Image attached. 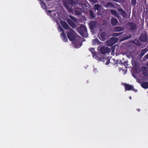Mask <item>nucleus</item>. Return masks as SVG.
Returning a JSON list of instances; mask_svg holds the SVG:
<instances>
[{
	"instance_id": "nucleus-20",
	"label": "nucleus",
	"mask_w": 148,
	"mask_h": 148,
	"mask_svg": "<svg viewBox=\"0 0 148 148\" xmlns=\"http://www.w3.org/2000/svg\"><path fill=\"white\" fill-rule=\"evenodd\" d=\"M142 87L145 88H148V82H143L141 84Z\"/></svg>"
},
{
	"instance_id": "nucleus-23",
	"label": "nucleus",
	"mask_w": 148,
	"mask_h": 148,
	"mask_svg": "<svg viewBox=\"0 0 148 148\" xmlns=\"http://www.w3.org/2000/svg\"><path fill=\"white\" fill-rule=\"evenodd\" d=\"M101 6L98 4H95L94 6V9L95 10H98L101 8Z\"/></svg>"
},
{
	"instance_id": "nucleus-33",
	"label": "nucleus",
	"mask_w": 148,
	"mask_h": 148,
	"mask_svg": "<svg viewBox=\"0 0 148 148\" xmlns=\"http://www.w3.org/2000/svg\"><path fill=\"white\" fill-rule=\"evenodd\" d=\"M93 42L94 43H98V40L96 39H95L93 40Z\"/></svg>"
},
{
	"instance_id": "nucleus-28",
	"label": "nucleus",
	"mask_w": 148,
	"mask_h": 148,
	"mask_svg": "<svg viewBox=\"0 0 148 148\" xmlns=\"http://www.w3.org/2000/svg\"><path fill=\"white\" fill-rule=\"evenodd\" d=\"M114 6V5L111 3L109 2L106 5V7L107 8L109 7H113Z\"/></svg>"
},
{
	"instance_id": "nucleus-8",
	"label": "nucleus",
	"mask_w": 148,
	"mask_h": 148,
	"mask_svg": "<svg viewBox=\"0 0 148 148\" xmlns=\"http://www.w3.org/2000/svg\"><path fill=\"white\" fill-rule=\"evenodd\" d=\"M128 24V27L131 30H135L137 27L136 25L134 23L129 22Z\"/></svg>"
},
{
	"instance_id": "nucleus-18",
	"label": "nucleus",
	"mask_w": 148,
	"mask_h": 148,
	"mask_svg": "<svg viewBox=\"0 0 148 148\" xmlns=\"http://www.w3.org/2000/svg\"><path fill=\"white\" fill-rule=\"evenodd\" d=\"M112 24L113 25H116L118 23L117 20L114 18H112L111 19Z\"/></svg>"
},
{
	"instance_id": "nucleus-5",
	"label": "nucleus",
	"mask_w": 148,
	"mask_h": 148,
	"mask_svg": "<svg viewBox=\"0 0 148 148\" xmlns=\"http://www.w3.org/2000/svg\"><path fill=\"white\" fill-rule=\"evenodd\" d=\"M100 51L102 54H105L110 52V50L109 48L107 47H102L100 49Z\"/></svg>"
},
{
	"instance_id": "nucleus-38",
	"label": "nucleus",
	"mask_w": 148,
	"mask_h": 148,
	"mask_svg": "<svg viewBox=\"0 0 148 148\" xmlns=\"http://www.w3.org/2000/svg\"><path fill=\"white\" fill-rule=\"evenodd\" d=\"M129 98H130V99H131L132 98H131V96H130V97H129Z\"/></svg>"
},
{
	"instance_id": "nucleus-41",
	"label": "nucleus",
	"mask_w": 148,
	"mask_h": 148,
	"mask_svg": "<svg viewBox=\"0 0 148 148\" xmlns=\"http://www.w3.org/2000/svg\"><path fill=\"white\" fill-rule=\"evenodd\" d=\"M71 1H72V0H70Z\"/></svg>"
},
{
	"instance_id": "nucleus-25",
	"label": "nucleus",
	"mask_w": 148,
	"mask_h": 148,
	"mask_svg": "<svg viewBox=\"0 0 148 148\" xmlns=\"http://www.w3.org/2000/svg\"><path fill=\"white\" fill-rule=\"evenodd\" d=\"M89 12L90 13V16L92 18H94L95 17V14L94 12L92 10H89Z\"/></svg>"
},
{
	"instance_id": "nucleus-39",
	"label": "nucleus",
	"mask_w": 148,
	"mask_h": 148,
	"mask_svg": "<svg viewBox=\"0 0 148 148\" xmlns=\"http://www.w3.org/2000/svg\"><path fill=\"white\" fill-rule=\"evenodd\" d=\"M133 76H134V77L135 78H136V77L134 75H133Z\"/></svg>"
},
{
	"instance_id": "nucleus-26",
	"label": "nucleus",
	"mask_w": 148,
	"mask_h": 148,
	"mask_svg": "<svg viewBox=\"0 0 148 148\" xmlns=\"http://www.w3.org/2000/svg\"><path fill=\"white\" fill-rule=\"evenodd\" d=\"M81 45V44L79 42H75L74 47L75 48H79L80 47Z\"/></svg>"
},
{
	"instance_id": "nucleus-17",
	"label": "nucleus",
	"mask_w": 148,
	"mask_h": 148,
	"mask_svg": "<svg viewBox=\"0 0 148 148\" xmlns=\"http://www.w3.org/2000/svg\"><path fill=\"white\" fill-rule=\"evenodd\" d=\"M124 86L125 89L127 90H130L133 89V86L129 84H125Z\"/></svg>"
},
{
	"instance_id": "nucleus-14",
	"label": "nucleus",
	"mask_w": 148,
	"mask_h": 148,
	"mask_svg": "<svg viewBox=\"0 0 148 148\" xmlns=\"http://www.w3.org/2000/svg\"><path fill=\"white\" fill-rule=\"evenodd\" d=\"M141 70L143 74L147 76L148 74V68L146 67H143Z\"/></svg>"
},
{
	"instance_id": "nucleus-44",
	"label": "nucleus",
	"mask_w": 148,
	"mask_h": 148,
	"mask_svg": "<svg viewBox=\"0 0 148 148\" xmlns=\"http://www.w3.org/2000/svg\"><path fill=\"white\" fill-rule=\"evenodd\" d=\"M134 91H135V92H136V90H135Z\"/></svg>"
},
{
	"instance_id": "nucleus-11",
	"label": "nucleus",
	"mask_w": 148,
	"mask_h": 148,
	"mask_svg": "<svg viewBox=\"0 0 148 148\" xmlns=\"http://www.w3.org/2000/svg\"><path fill=\"white\" fill-rule=\"evenodd\" d=\"M59 29L60 32H63L61 34V36L62 37V38L63 39L64 41H66V40H67V39L66 38L65 34L63 32L64 30L61 26H60L59 27Z\"/></svg>"
},
{
	"instance_id": "nucleus-32",
	"label": "nucleus",
	"mask_w": 148,
	"mask_h": 148,
	"mask_svg": "<svg viewBox=\"0 0 148 148\" xmlns=\"http://www.w3.org/2000/svg\"><path fill=\"white\" fill-rule=\"evenodd\" d=\"M98 0H89L91 2L93 3H96L97 2Z\"/></svg>"
},
{
	"instance_id": "nucleus-7",
	"label": "nucleus",
	"mask_w": 148,
	"mask_h": 148,
	"mask_svg": "<svg viewBox=\"0 0 148 148\" xmlns=\"http://www.w3.org/2000/svg\"><path fill=\"white\" fill-rule=\"evenodd\" d=\"M66 21L69 24V25L71 27L75 28H76L77 27L76 24L75 23L72 21L70 18H67L66 20Z\"/></svg>"
},
{
	"instance_id": "nucleus-27",
	"label": "nucleus",
	"mask_w": 148,
	"mask_h": 148,
	"mask_svg": "<svg viewBox=\"0 0 148 148\" xmlns=\"http://www.w3.org/2000/svg\"><path fill=\"white\" fill-rule=\"evenodd\" d=\"M122 34V33H115L112 34V36H117L120 35Z\"/></svg>"
},
{
	"instance_id": "nucleus-1",
	"label": "nucleus",
	"mask_w": 148,
	"mask_h": 148,
	"mask_svg": "<svg viewBox=\"0 0 148 148\" xmlns=\"http://www.w3.org/2000/svg\"><path fill=\"white\" fill-rule=\"evenodd\" d=\"M77 30L81 36H87L86 29L85 26L81 25L77 29Z\"/></svg>"
},
{
	"instance_id": "nucleus-43",
	"label": "nucleus",
	"mask_w": 148,
	"mask_h": 148,
	"mask_svg": "<svg viewBox=\"0 0 148 148\" xmlns=\"http://www.w3.org/2000/svg\"><path fill=\"white\" fill-rule=\"evenodd\" d=\"M50 11H49L48 12H50Z\"/></svg>"
},
{
	"instance_id": "nucleus-30",
	"label": "nucleus",
	"mask_w": 148,
	"mask_h": 148,
	"mask_svg": "<svg viewBox=\"0 0 148 148\" xmlns=\"http://www.w3.org/2000/svg\"><path fill=\"white\" fill-rule=\"evenodd\" d=\"M131 35H130L128 36H126L124 38V40H126L129 38H130L131 37Z\"/></svg>"
},
{
	"instance_id": "nucleus-4",
	"label": "nucleus",
	"mask_w": 148,
	"mask_h": 148,
	"mask_svg": "<svg viewBox=\"0 0 148 148\" xmlns=\"http://www.w3.org/2000/svg\"><path fill=\"white\" fill-rule=\"evenodd\" d=\"M64 6L71 13L73 12V10L72 8V5L71 3H64Z\"/></svg>"
},
{
	"instance_id": "nucleus-21",
	"label": "nucleus",
	"mask_w": 148,
	"mask_h": 148,
	"mask_svg": "<svg viewBox=\"0 0 148 148\" xmlns=\"http://www.w3.org/2000/svg\"><path fill=\"white\" fill-rule=\"evenodd\" d=\"M133 42L138 46H140L141 45V43H140V42L137 39L134 40L133 41Z\"/></svg>"
},
{
	"instance_id": "nucleus-12",
	"label": "nucleus",
	"mask_w": 148,
	"mask_h": 148,
	"mask_svg": "<svg viewBox=\"0 0 148 148\" xmlns=\"http://www.w3.org/2000/svg\"><path fill=\"white\" fill-rule=\"evenodd\" d=\"M82 9L81 8H75V14L79 15L82 14Z\"/></svg>"
},
{
	"instance_id": "nucleus-9",
	"label": "nucleus",
	"mask_w": 148,
	"mask_h": 148,
	"mask_svg": "<svg viewBox=\"0 0 148 148\" xmlns=\"http://www.w3.org/2000/svg\"><path fill=\"white\" fill-rule=\"evenodd\" d=\"M61 25L65 29H68L69 31H72V29L69 26L67 23L64 22H61Z\"/></svg>"
},
{
	"instance_id": "nucleus-3",
	"label": "nucleus",
	"mask_w": 148,
	"mask_h": 148,
	"mask_svg": "<svg viewBox=\"0 0 148 148\" xmlns=\"http://www.w3.org/2000/svg\"><path fill=\"white\" fill-rule=\"evenodd\" d=\"M67 33V36L69 39L71 40H73L75 38V36L74 34V32L72 30V31H70Z\"/></svg>"
},
{
	"instance_id": "nucleus-19",
	"label": "nucleus",
	"mask_w": 148,
	"mask_h": 148,
	"mask_svg": "<svg viewBox=\"0 0 148 148\" xmlns=\"http://www.w3.org/2000/svg\"><path fill=\"white\" fill-rule=\"evenodd\" d=\"M110 12L113 15L115 16L116 17L119 18V17L118 14L116 10H111Z\"/></svg>"
},
{
	"instance_id": "nucleus-31",
	"label": "nucleus",
	"mask_w": 148,
	"mask_h": 148,
	"mask_svg": "<svg viewBox=\"0 0 148 148\" xmlns=\"http://www.w3.org/2000/svg\"><path fill=\"white\" fill-rule=\"evenodd\" d=\"M94 49L93 48H91L90 49V51L92 52V54H95V52L94 51Z\"/></svg>"
},
{
	"instance_id": "nucleus-16",
	"label": "nucleus",
	"mask_w": 148,
	"mask_h": 148,
	"mask_svg": "<svg viewBox=\"0 0 148 148\" xmlns=\"http://www.w3.org/2000/svg\"><path fill=\"white\" fill-rule=\"evenodd\" d=\"M124 29V28L120 26H117L115 27L113 29L114 31L115 32H119L122 31Z\"/></svg>"
},
{
	"instance_id": "nucleus-15",
	"label": "nucleus",
	"mask_w": 148,
	"mask_h": 148,
	"mask_svg": "<svg viewBox=\"0 0 148 148\" xmlns=\"http://www.w3.org/2000/svg\"><path fill=\"white\" fill-rule=\"evenodd\" d=\"M97 24L96 22L91 21L90 22L89 24V27L91 29H93L94 28L97 26Z\"/></svg>"
},
{
	"instance_id": "nucleus-42",
	"label": "nucleus",
	"mask_w": 148,
	"mask_h": 148,
	"mask_svg": "<svg viewBox=\"0 0 148 148\" xmlns=\"http://www.w3.org/2000/svg\"><path fill=\"white\" fill-rule=\"evenodd\" d=\"M106 64H108L107 63H106Z\"/></svg>"
},
{
	"instance_id": "nucleus-10",
	"label": "nucleus",
	"mask_w": 148,
	"mask_h": 148,
	"mask_svg": "<svg viewBox=\"0 0 148 148\" xmlns=\"http://www.w3.org/2000/svg\"><path fill=\"white\" fill-rule=\"evenodd\" d=\"M118 12L122 16L123 18H125L127 16V14L126 12L122 9L120 8L118 9Z\"/></svg>"
},
{
	"instance_id": "nucleus-29",
	"label": "nucleus",
	"mask_w": 148,
	"mask_h": 148,
	"mask_svg": "<svg viewBox=\"0 0 148 148\" xmlns=\"http://www.w3.org/2000/svg\"><path fill=\"white\" fill-rule=\"evenodd\" d=\"M132 4L133 5H135L136 3V0H131Z\"/></svg>"
},
{
	"instance_id": "nucleus-40",
	"label": "nucleus",
	"mask_w": 148,
	"mask_h": 148,
	"mask_svg": "<svg viewBox=\"0 0 148 148\" xmlns=\"http://www.w3.org/2000/svg\"><path fill=\"white\" fill-rule=\"evenodd\" d=\"M147 66L148 67V62L147 63Z\"/></svg>"
},
{
	"instance_id": "nucleus-36",
	"label": "nucleus",
	"mask_w": 148,
	"mask_h": 148,
	"mask_svg": "<svg viewBox=\"0 0 148 148\" xmlns=\"http://www.w3.org/2000/svg\"><path fill=\"white\" fill-rule=\"evenodd\" d=\"M136 110L138 112H140V109L139 108H137L136 109Z\"/></svg>"
},
{
	"instance_id": "nucleus-6",
	"label": "nucleus",
	"mask_w": 148,
	"mask_h": 148,
	"mask_svg": "<svg viewBox=\"0 0 148 148\" xmlns=\"http://www.w3.org/2000/svg\"><path fill=\"white\" fill-rule=\"evenodd\" d=\"M139 40L141 42H145L147 41V37L145 33L141 34L139 37Z\"/></svg>"
},
{
	"instance_id": "nucleus-35",
	"label": "nucleus",
	"mask_w": 148,
	"mask_h": 148,
	"mask_svg": "<svg viewBox=\"0 0 148 148\" xmlns=\"http://www.w3.org/2000/svg\"><path fill=\"white\" fill-rule=\"evenodd\" d=\"M145 57L147 59H148V54L146 55L145 56Z\"/></svg>"
},
{
	"instance_id": "nucleus-24",
	"label": "nucleus",
	"mask_w": 148,
	"mask_h": 148,
	"mask_svg": "<svg viewBox=\"0 0 148 148\" xmlns=\"http://www.w3.org/2000/svg\"><path fill=\"white\" fill-rule=\"evenodd\" d=\"M147 51V49L146 48L142 49L141 51L140 55L142 56H143L145 54Z\"/></svg>"
},
{
	"instance_id": "nucleus-22",
	"label": "nucleus",
	"mask_w": 148,
	"mask_h": 148,
	"mask_svg": "<svg viewBox=\"0 0 148 148\" xmlns=\"http://www.w3.org/2000/svg\"><path fill=\"white\" fill-rule=\"evenodd\" d=\"M69 16V17L74 21L75 22H77L78 19L70 15Z\"/></svg>"
},
{
	"instance_id": "nucleus-37",
	"label": "nucleus",
	"mask_w": 148,
	"mask_h": 148,
	"mask_svg": "<svg viewBox=\"0 0 148 148\" xmlns=\"http://www.w3.org/2000/svg\"><path fill=\"white\" fill-rule=\"evenodd\" d=\"M112 0L113 1H116V2H119V0Z\"/></svg>"
},
{
	"instance_id": "nucleus-2",
	"label": "nucleus",
	"mask_w": 148,
	"mask_h": 148,
	"mask_svg": "<svg viewBox=\"0 0 148 148\" xmlns=\"http://www.w3.org/2000/svg\"><path fill=\"white\" fill-rule=\"evenodd\" d=\"M118 41L117 38L115 37H112L110 39L107 41L106 42L107 45L110 46H112L114 44L116 43Z\"/></svg>"
},
{
	"instance_id": "nucleus-13",
	"label": "nucleus",
	"mask_w": 148,
	"mask_h": 148,
	"mask_svg": "<svg viewBox=\"0 0 148 148\" xmlns=\"http://www.w3.org/2000/svg\"><path fill=\"white\" fill-rule=\"evenodd\" d=\"M106 33L105 32H102L99 35V37L100 39L103 41H104L106 39Z\"/></svg>"
},
{
	"instance_id": "nucleus-34",
	"label": "nucleus",
	"mask_w": 148,
	"mask_h": 148,
	"mask_svg": "<svg viewBox=\"0 0 148 148\" xmlns=\"http://www.w3.org/2000/svg\"><path fill=\"white\" fill-rule=\"evenodd\" d=\"M122 3H123L125 2V0H119Z\"/></svg>"
}]
</instances>
